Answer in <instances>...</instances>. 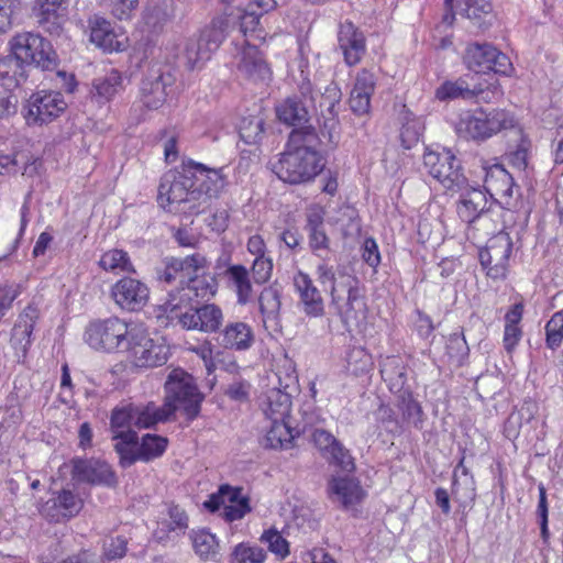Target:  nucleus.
<instances>
[{
  "label": "nucleus",
  "mask_w": 563,
  "mask_h": 563,
  "mask_svg": "<svg viewBox=\"0 0 563 563\" xmlns=\"http://www.w3.org/2000/svg\"><path fill=\"white\" fill-rule=\"evenodd\" d=\"M320 140L312 126L292 130L288 150L273 164V172L285 183L300 184L314 178L323 168L317 147Z\"/></svg>",
  "instance_id": "f257e3e1"
},
{
  "label": "nucleus",
  "mask_w": 563,
  "mask_h": 563,
  "mask_svg": "<svg viewBox=\"0 0 563 563\" xmlns=\"http://www.w3.org/2000/svg\"><path fill=\"white\" fill-rule=\"evenodd\" d=\"M318 280L325 286L331 284L330 306L346 328L357 325L366 311L365 297L360 280L345 269L334 272L332 267L321 264L317 267Z\"/></svg>",
  "instance_id": "f03ea898"
},
{
  "label": "nucleus",
  "mask_w": 563,
  "mask_h": 563,
  "mask_svg": "<svg viewBox=\"0 0 563 563\" xmlns=\"http://www.w3.org/2000/svg\"><path fill=\"white\" fill-rule=\"evenodd\" d=\"M190 164L180 172L166 173L158 187V202L169 212L198 214L202 211Z\"/></svg>",
  "instance_id": "7ed1b4c3"
},
{
  "label": "nucleus",
  "mask_w": 563,
  "mask_h": 563,
  "mask_svg": "<svg viewBox=\"0 0 563 563\" xmlns=\"http://www.w3.org/2000/svg\"><path fill=\"white\" fill-rule=\"evenodd\" d=\"M133 371H145L164 365L168 360L167 347L155 340L150 329L134 321L120 352Z\"/></svg>",
  "instance_id": "20e7f679"
},
{
  "label": "nucleus",
  "mask_w": 563,
  "mask_h": 563,
  "mask_svg": "<svg viewBox=\"0 0 563 563\" xmlns=\"http://www.w3.org/2000/svg\"><path fill=\"white\" fill-rule=\"evenodd\" d=\"M515 128H517V121L509 111L504 109H493L490 111L477 109L473 112H466L460 118L456 131L464 137L485 141L504 130Z\"/></svg>",
  "instance_id": "39448f33"
},
{
  "label": "nucleus",
  "mask_w": 563,
  "mask_h": 563,
  "mask_svg": "<svg viewBox=\"0 0 563 563\" xmlns=\"http://www.w3.org/2000/svg\"><path fill=\"white\" fill-rule=\"evenodd\" d=\"M134 321L119 317L91 321L85 331V342L93 350L120 354Z\"/></svg>",
  "instance_id": "423d86ee"
},
{
  "label": "nucleus",
  "mask_w": 563,
  "mask_h": 563,
  "mask_svg": "<svg viewBox=\"0 0 563 563\" xmlns=\"http://www.w3.org/2000/svg\"><path fill=\"white\" fill-rule=\"evenodd\" d=\"M165 404L176 410H183L189 420L195 419L200 411L202 396L191 375L180 368L173 369L165 382Z\"/></svg>",
  "instance_id": "0eeeda50"
},
{
  "label": "nucleus",
  "mask_w": 563,
  "mask_h": 563,
  "mask_svg": "<svg viewBox=\"0 0 563 563\" xmlns=\"http://www.w3.org/2000/svg\"><path fill=\"white\" fill-rule=\"evenodd\" d=\"M285 367L286 373L284 378H282L280 372L275 374L278 379L279 387H271L261 396V409L269 421L289 419L291 399L286 389L296 384L297 375L289 361H286Z\"/></svg>",
  "instance_id": "6e6552de"
},
{
  "label": "nucleus",
  "mask_w": 563,
  "mask_h": 563,
  "mask_svg": "<svg viewBox=\"0 0 563 563\" xmlns=\"http://www.w3.org/2000/svg\"><path fill=\"white\" fill-rule=\"evenodd\" d=\"M300 91L303 96L309 93L311 100L318 102L321 117V135L327 137L331 145H335L339 126V104L342 98L341 89L336 84L331 82L324 88L323 92L314 96L308 82L300 87Z\"/></svg>",
  "instance_id": "1a4fd4ad"
},
{
  "label": "nucleus",
  "mask_w": 563,
  "mask_h": 563,
  "mask_svg": "<svg viewBox=\"0 0 563 563\" xmlns=\"http://www.w3.org/2000/svg\"><path fill=\"white\" fill-rule=\"evenodd\" d=\"M184 284L186 285L170 294V299L166 302V310L169 312L180 309L181 305L209 299L217 291V280L211 274L206 273V263L201 269L187 275Z\"/></svg>",
  "instance_id": "9d476101"
},
{
  "label": "nucleus",
  "mask_w": 563,
  "mask_h": 563,
  "mask_svg": "<svg viewBox=\"0 0 563 563\" xmlns=\"http://www.w3.org/2000/svg\"><path fill=\"white\" fill-rule=\"evenodd\" d=\"M423 166L445 189H460L466 181L461 173L460 162L449 150L427 151L423 155Z\"/></svg>",
  "instance_id": "9b49d317"
},
{
  "label": "nucleus",
  "mask_w": 563,
  "mask_h": 563,
  "mask_svg": "<svg viewBox=\"0 0 563 563\" xmlns=\"http://www.w3.org/2000/svg\"><path fill=\"white\" fill-rule=\"evenodd\" d=\"M464 63L468 69L475 73L493 70L508 75L512 70L508 56L487 43L470 44L464 54Z\"/></svg>",
  "instance_id": "f8f14e48"
},
{
  "label": "nucleus",
  "mask_w": 563,
  "mask_h": 563,
  "mask_svg": "<svg viewBox=\"0 0 563 563\" xmlns=\"http://www.w3.org/2000/svg\"><path fill=\"white\" fill-rule=\"evenodd\" d=\"M37 68L45 74L43 80H48L53 88L74 92L76 80L73 74L60 68V59L51 42L41 37L37 47Z\"/></svg>",
  "instance_id": "ddd939ff"
},
{
  "label": "nucleus",
  "mask_w": 563,
  "mask_h": 563,
  "mask_svg": "<svg viewBox=\"0 0 563 563\" xmlns=\"http://www.w3.org/2000/svg\"><path fill=\"white\" fill-rule=\"evenodd\" d=\"M133 428H135L133 404H124L113 408L110 416V431L112 440L115 441L114 450L119 455H124L130 461L131 456L125 449L128 444H137L139 439Z\"/></svg>",
  "instance_id": "4468645a"
},
{
  "label": "nucleus",
  "mask_w": 563,
  "mask_h": 563,
  "mask_svg": "<svg viewBox=\"0 0 563 563\" xmlns=\"http://www.w3.org/2000/svg\"><path fill=\"white\" fill-rule=\"evenodd\" d=\"M179 324L187 330H197L206 333L217 332L223 323L222 309L214 303L201 307H190L175 316Z\"/></svg>",
  "instance_id": "2eb2a0df"
},
{
  "label": "nucleus",
  "mask_w": 563,
  "mask_h": 563,
  "mask_svg": "<svg viewBox=\"0 0 563 563\" xmlns=\"http://www.w3.org/2000/svg\"><path fill=\"white\" fill-rule=\"evenodd\" d=\"M111 297L120 309L136 312L146 306L150 289L139 279L123 277L112 286Z\"/></svg>",
  "instance_id": "dca6fc26"
},
{
  "label": "nucleus",
  "mask_w": 563,
  "mask_h": 563,
  "mask_svg": "<svg viewBox=\"0 0 563 563\" xmlns=\"http://www.w3.org/2000/svg\"><path fill=\"white\" fill-rule=\"evenodd\" d=\"M203 505L210 511H217L222 507L223 517L228 521L240 520L251 511L249 498L242 496L240 489L228 485L221 486L217 494L210 495Z\"/></svg>",
  "instance_id": "f3484780"
},
{
  "label": "nucleus",
  "mask_w": 563,
  "mask_h": 563,
  "mask_svg": "<svg viewBox=\"0 0 563 563\" xmlns=\"http://www.w3.org/2000/svg\"><path fill=\"white\" fill-rule=\"evenodd\" d=\"M174 82L168 71L159 67H152L141 82V99L148 109L162 107L167 97V88Z\"/></svg>",
  "instance_id": "a211bd4d"
},
{
  "label": "nucleus",
  "mask_w": 563,
  "mask_h": 563,
  "mask_svg": "<svg viewBox=\"0 0 563 563\" xmlns=\"http://www.w3.org/2000/svg\"><path fill=\"white\" fill-rule=\"evenodd\" d=\"M195 175V186L200 194L199 202L202 211L209 206L212 198H217L227 185L223 169L206 168L202 164L190 163Z\"/></svg>",
  "instance_id": "6ab92c4d"
},
{
  "label": "nucleus",
  "mask_w": 563,
  "mask_h": 563,
  "mask_svg": "<svg viewBox=\"0 0 563 563\" xmlns=\"http://www.w3.org/2000/svg\"><path fill=\"white\" fill-rule=\"evenodd\" d=\"M238 69L245 79L256 85H267L272 80L271 67L262 53L249 40L241 52Z\"/></svg>",
  "instance_id": "aec40b11"
},
{
  "label": "nucleus",
  "mask_w": 563,
  "mask_h": 563,
  "mask_svg": "<svg viewBox=\"0 0 563 563\" xmlns=\"http://www.w3.org/2000/svg\"><path fill=\"white\" fill-rule=\"evenodd\" d=\"M484 186L490 196H496L507 209L518 207L519 201L515 197L514 178L503 166L494 165L486 172Z\"/></svg>",
  "instance_id": "412c9836"
},
{
  "label": "nucleus",
  "mask_w": 563,
  "mask_h": 563,
  "mask_svg": "<svg viewBox=\"0 0 563 563\" xmlns=\"http://www.w3.org/2000/svg\"><path fill=\"white\" fill-rule=\"evenodd\" d=\"M221 43V33L217 30H207L198 38H189L184 51V58L189 69L199 68L210 59Z\"/></svg>",
  "instance_id": "4be33fe9"
},
{
  "label": "nucleus",
  "mask_w": 563,
  "mask_h": 563,
  "mask_svg": "<svg viewBox=\"0 0 563 563\" xmlns=\"http://www.w3.org/2000/svg\"><path fill=\"white\" fill-rule=\"evenodd\" d=\"M338 44L343 54L344 62L349 66L357 65L365 55V36L351 21L340 23Z\"/></svg>",
  "instance_id": "5701e85b"
},
{
  "label": "nucleus",
  "mask_w": 563,
  "mask_h": 563,
  "mask_svg": "<svg viewBox=\"0 0 563 563\" xmlns=\"http://www.w3.org/2000/svg\"><path fill=\"white\" fill-rule=\"evenodd\" d=\"M294 286L299 296V306L303 313L310 318L323 317L325 313L323 297L309 275L298 272L294 276Z\"/></svg>",
  "instance_id": "b1692460"
},
{
  "label": "nucleus",
  "mask_w": 563,
  "mask_h": 563,
  "mask_svg": "<svg viewBox=\"0 0 563 563\" xmlns=\"http://www.w3.org/2000/svg\"><path fill=\"white\" fill-rule=\"evenodd\" d=\"M168 445V440L158 434L147 433L141 438L137 444H128L125 449L131 456V461L126 460L124 455L120 456V464L123 467L131 466L136 461L150 462L163 455Z\"/></svg>",
  "instance_id": "393cba45"
},
{
  "label": "nucleus",
  "mask_w": 563,
  "mask_h": 563,
  "mask_svg": "<svg viewBox=\"0 0 563 563\" xmlns=\"http://www.w3.org/2000/svg\"><path fill=\"white\" fill-rule=\"evenodd\" d=\"M81 507V499L70 490H63L43 505L42 514L49 521L60 522L76 516Z\"/></svg>",
  "instance_id": "a878e982"
},
{
  "label": "nucleus",
  "mask_w": 563,
  "mask_h": 563,
  "mask_svg": "<svg viewBox=\"0 0 563 563\" xmlns=\"http://www.w3.org/2000/svg\"><path fill=\"white\" fill-rule=\"evenodd\" d=\"M73 475L80 482L108 486L115 484V476L111 466L97 460L74 461Z\"/></svg>",
  "instance_id": "bb28decb"
},
{
  "label": "nucleus",
  "mask_w": 563,
  "mask_h": 563,
  "mask_svg": "<svg viewBox=\"0 0 563 563\" xmlns=\"http://www.w3.org/2000/svg\"><path fill=\"white\" fill-rule=\"evenodd\" d=\"M255 342L252 327L243 321L229 322L219 333L222 347L233 351H247Z\"/></svg>",
  "instance_id": "cd10ccee"
},
{
  "label": "nucleus",
  "mask_w": 563,
  "mask_h": 563,
  "mask_svg": "<svg viewBox=\"0 0 563 563\" xmlns=\"http://www.w3.org/2000/svg\"><path fill=\"white\" fill-rule=\"evenodd\" d=\"M35 36L31 32L18 33L10 40V49L15 59V67L20 68V76L27 77L35 60Z\"/></svg>",
  "instance_id": "c85d7f7f"
},
{
  "label": "nucleus",
  "mask_w": 563,
  "mask_h": 563,
  "mask_svg": "<svg viewBox=\"0 0 563 563\" xmlns=\"http://www.w3.org/2000/svg\"><path fill=\"white\" fill-rule=\"evenodd\" d=\"M329 493L333 501L347 508L360 503L364 497V490L358 481L352 477H333L329 483Z\"/></svg>",
  "instance_id": "c756f323"
},
{
  "label": "nucleus",
  "mask_w": 563,
  "mask_h": 563,
  "mask_svg": "<svg viewBox=\"0 0 563 563\" xmlns=\"http://www.w3.org/2000/svg\"><path fill=\"white\" fill-rule=\"evenodd\" d=\"M205 263H207L206 258L199 254H194L183 260L167 258L164 269L159 273V278L166 283L179 279L180 284H184L186 276L197 269H201Z\"/></svg>",
  "instance_id": "7c9ffc66"
},
{
  "label": "nucleus",
  "mask_w": 563,
  "mask_h": 563,
  "mask_svg": "<svg viewBox=\"0 0 563 563\" xmlns=\"http://www.w3.org/2000/svg\"><path fill=\"white\" fill-rule=\"evenodd\" d=\"M488 210L486 194L481 189L472 188L461 196L457 205L459 217L467 223L475 222Z\"/></svg>",
  "instance_id": "2f4dec72"
},
{
  "label": "nucleus",
  "mask_w": 563,
  "mask_h": 563,
  "mask_svg": "<svg viewBox=\"0 0 563 563\" xmlns=\"http://www.w3.org/2000/svg\"><path fill=\"white\" fill-rule=\"evenodd\" d=\"M134 427L137 429H148L159 422L168 420L173 415V407L170 405L156 406L154 402L146 405H134Z\"/></svg>",
  "instance_id": "473e14b6"
},
{
  "label": "nucleus",
  "mask_w": 563,
  "mask_h": 563,
  "mask_svg": "<svg viewBox=\"0 0 563 563\" xmlns=\"http://www.w3.org/2000/svg\"><path fill=\"white\" fill-rule=\"evenodd\" d=\"M257 300L264 327L269 322L276 324L282 308V289L276 284L264 287Z\"/></svg>",
  "instance_id": "72a5a7b5"
},
{
  "label": "nucleus",
  "mask_w": 563,
  "mask_h": 563,
  "mask_svg": "<svg viewBox=\"0 0 563 563\" xmlns=\"http://www.w3.org/2000/svg\"><path fill=\"white\" fill-rule=\"evenodd\" d=\"M511 249H479L481 265L492 278H501L506 274Z\"/></svg>",
  "instance_id": "f704fd0d"
},
{
  "label": "nucleus",
  "mask_w": 563,
  "mask_h": 563,
  "mask_svg": "<svg viewBox=\"0 0 563 563\" xmlns=\"http://www.w3.org/2000/svg\"><path fill=\"white\" fill-rule=\"evenodd\" d=\"M479 93H484L483 88L481 86H471L466 77H461L454 81H444L437 89L435 97L442 101L459 98L464 100H471L474 99Z\"/></svg>",
  "instance_id": "c9c22d12"
},
{
  "label": "nucleus",
  "mask_w": 563,
  "mask_h": 563,
  "mask_svg": "<svg viewBox=\"0 0 563 563\" xmlns=\"http://www.w3.org/2000/svg\"><path fill=\"white\" fill-rule=\"evenodd\" d=\"M90 41L104 51H121L123 44L118 40L111 23L102 18H95L91 22Z\"/></svg>",
  "instance_id": "e433bc0d"
},
{
  "label": "nucleus",
  "mask_w": 563,
  "mask_h": 563,
  "mask_svg": "<svg viewBox=\"0 0 563 563\" xmlns=\"http://www.w3.org/2000/svg\"><path fill=\"white\" fill-rule=\"evenodd\" d=\"M67 104L58 91L45 92L37 97V122L45 123L59 117Z\"/></svg>",
  "instance_id": "4c0bfd02"
},
{
  "label": "nucleus",
  "mask_w": 563,
  "mask_h": 563,
  "mask_svg": "<svg viewBox=\"0 0 563 563\" xmlns=\"http://www.w3.org/2000/svg\"><path fill=\"white\" fill-rule=\"evenodd\" d=\"M227 275L235 291L238 303L241 306L249 303L253 298V289L246 268L233 265L227 269Z\"/></svg>",
  "instance_id": "58836bf2"
},
{
  "label": "nucleus",
  "mask_w": 563,
  "mask_h": 563,
  "mask_svg": "<svg viewBox=\"0 0 563 563\" xmlns=\"http://www.w3.org/2000/svg\"><path fill=\"white\" fill-rule=\"evenodd\" d=\"M190 540L197 555L203 560L217 561L220 547L213 533L206 529L192 530L190 532Z\"/></svg>",
  "instance_id": "ea45409f"
},
{
  "label": "nucleus",
  "mask_w": 563,
  "mask_h": 563,
  "mask_svg": "<svg viewBox=\"0 0 563 563\" xmlns=\"http://www.w3.org/2000/svg\"><path fill=\"white\" fill-rule=\"evenodd\" d=\"M294 439L288 419L271 421V426L264 439V445L271 449L289 448Z\"/></svg>",
  "instance_id": "a19ab883"
},
{
  "label": "nucleus",
  "mask_w": 563,
  "mask_h": 563,
  "mask_svg": "<svg viewBox=\"0 0 563 563\" xmlns=\"http://www.w3.org/2000/svg\"><path fill=\"white\" fill-rule=\"evenodd\" d=\"M278 119L289 125H301L308 121V110L297 98H287L276 108Z\"/></svg>",
  "instance_id": "79ce46f5"
},
{
  "label": "nucleus",
  "mask_w": 563,
  "mask_h": 563,
  "mask_svg": "<svg viewBox=\"0 0 563 563\" xmlns=\"http://www.w3.org/2000/svg\"><path fill=\"white\" fill-rule=\"evenodd\" d=\"M100 266L113 274L134 273V266L122 249H109L100 257Z\"/></svg>",
  "instance_id": "37998d69"
},
{
  "label": "nucleus",
  "mask_w": 563,
  "mask_h": 563,
  "mask_svg": "<svg viewBox=\"0 0 563 563\" xmlns=\"http://www.w3.org/2000/svg\"><path fill=\"white\" fill-rule=\"evenodd\" d=\"M93 89L96 95L104 101H110L115 95L123 90L122 75L112 69L104 77L95 79Z\"/></svg>",
  "instance_id": "c03bdc74"
},
{
  "label": "nucleus",
  "mask_w": 563,
  "mask_h": 563,
  "mask_svg": "<svg viewBox=\"0 0 563 563\" xmlns=\"http://www.w3.org/2000/svg\"><path fill=\"white\" fill-rule=\"evenodd\" d=\"M380 374L390 389L400 390L406 382L405 367L396 356H388L380 363Z\"/></svg>",
  "instance_id": "a18cd8bd"
},
{
  "label": "nucleus",
  "mask_w": 563,
  "mask_h": 563,
  "mask_svg": "<svg viewBox=\"0 0 563 563\" xmlns=\"http://www.w3.org/2000/svg\"><path fill=\"white\" fill-rule=\"evenodd\" d=\"M278 560H285L290 554V544L276 528L265 530L260 539Z\"/></svg>",
  "instance_id": "49530a36"
},
{
  "label": "nucleus",
  "mask_w": 563,
  "mask_h": 563,
  "mask_svg": "<svg viewBox=\"0 0 563 563\" xmlns=\"http://www.w3.org/2000/svg\"><path fill=\"white\" fill-rule=\"evenodd\" d=\"M373 367L372 355L363 347H352L346 356V368L347 371L360 376L368 373Z\"/></svg>",
  "instance_id": "de8ad7c7"
},
{
  "label": "nucleus",
  "mask_w": 563,
  "mask_h": 563,
  "mask_svg": "<svg viewBox=\"0 0 563 563\" xmlns=\"http://www.w3.org/2000/svg\"><path fill=\"white\" fill-rule=\"evenodd\" d=\"M20 68L15 67V59L12 56H0V85L8 90L18 87L27 77L20 76Z\"/></svg>",
  "instance_id": "09e8293b"
},
{
  "label": "nucleus",
  "mask_w": 563,
  "mask_h": 563,
  "mask_svg": "<svg viewBox=\"0 0 563 563\" xmlns=\"http://www.w3.org/2000/svg\"><path fill=\"white\" fill-rule=\"evenodd\" d=\"M239 133L244 143L257 144L263 137L264 120L260 117L243 118Z\"/></svg>",
  "instance_id": "8fccbe9b"
},
{
  "label": "nucleus",
  "mask_w": 563,
  "mask_h": 563,
  "mask_svg": "<svg viewBox=\"0 0 563 563\" xmlns=\"http://www.w3.org/2000/svg\"><path fill=\"white\" fill-rule=\"evenodd\" d=\"M511 130L517 135L518 144L514 151L509 152L508 161L514 167L522 170L527 167L528 164V151L530 147V141L525 136L522 129L518 124L517 128Z\"/></svg>",
  "instance_id": "3c124183"
},
{
  "label": "nucleus",
  "mask_w": 563,
  "mask_h": 563,
  "mask_svg": "<svg viewBox=\"0 0 563 563\" xmlns=\"http://www.w3.org/2000/svg\"><path fill=\"white\" fill-rule=\"evenodd\" d=\"M66 0H43L40 5V12L37 13V23L45 24L49 23L47 27L48 32L57 31L59 25L58 11L63 9Z\"/></svg>",
  "instance_id": "603ef678"
},
{
  "label": "nucleus",
  "mask_w": 563,
  "mask_h": 563,
  "mask_svg": "<svg viewBox=\"0 0 563 563\" xmlns=\"http://www.w3.org/2000/svg\"><path fill=\"white\" fill-rule=\"evenodd\" d=\"M266 559L265 551L249 543L235 545L231 554V563H264Z\"/></svg>",
  "instance_id": "864d4df0"
},
{
  "label": "nucleus",
  "mask_w": 563,
  "mask_h": 563,
  "mask_svg": "<svg viewBox=\"0 0 563 563\" xmlns=\"http://www.w3.org/2000/svg\"><path fill=\"white\" fill-rule=\"evenodd\" d=\"M536 410V404L526 402L518 412H512L505 422V435L508 439H516L519 434L521 420L526 418L529 421L533 417Z\"/></svg>",
  "instance_id": "5fc2aeb1"
},
{
  "label": "nucleus",
  "mask_w": 563,
  "mask_h": 563,
  "mask_svg": "<svg viewBox=\"0 0 563 563\" xmlns=\"http://www.w3.org/2000/svg\"><path fill=\"white\" fill-rule=\"evenodd\" d=\"M261 13L252 9V4L240 15V32L254 40H263L264 31L258 27Z\"/></svg>",
  "instance_id": "6e6d98bb"
},
{
  "label": "nucleus",
  "mask_w": 563,
  "mask_h": 563,
  "mask_svg": "<svg viewBox=\"0 0 563 563\" xmlns=\"http://www.w3.org/2000/svg\"><path fill=\"white\" fill-rule=\"evenodd\" d=\"M563 342V309L555 312L545 324V344L556 350Z\"/></svg>",
  "instance_id": "4d7b16f0"
},
{
  "label": "nucleus",
  "mask_w": 563,
  "mask_h": 563,
  "mask_svg": "<svg viewBox=\"0 0 563 563\" xmlns=\"http://www.w3.org/2000/svg\"><path fill=\"white\" fill-rule=\"evenodd\" d=\"M103 7H107L113 16L119 20H128L132 12L136 10L139 0H98Z\"/></svg>",
  "instance_id": "13d9d810"
},
{
  "label": "nucleus",
  "mask_w": 563,
  "mask_h": 563,
  "mask_svg": "<svg viewBox=\"0 0 563 563\" xmlns=\"http://www.w3.org/2000/svg\"><path fill=\"white\" fill-rule=\"evenodd\" d=\"M423 124L418 119L408 120L401 128L400 137L404 147L415 146L423 134Z\"/></svg>",
  "instance_id": "bf43d9fd"
},
{
  "label": "nucleus",
  "mask_w": 563,
  "mask_h": 563,
  "mask_svg": "<svg viewBox=\"0 0 563 563\" xmlns=\"http://www.w3.org/2000/svg\"><path fill=\"white\" fill-rule=\"evenodd\" d=\"M330 461V463L336 465L342 471L353 472L355 468L354 459L350 454V452L340 443L336 445L333 451L325 456Z\"/></svg>",
  "instance_id": "052dcab7"
},
{
  "label": "nucleus",
  "mask_w": 563,
  "mask_h": 563,
  "mask_svg": "<svg viewBox=\"0 0 563 563\" xmlns=\"http://www.w3.org/2000/svg\"><path fill=\"white\" fill-rule=\"evenodd\" d=\"M273 272V261L269 257L262 255H258L252 266V273L255 282L257 284L266 283Z\"/></svg>",
  "instance_id": "680f3d73"
},
{
  "label": "nucleus",
  "mask_w": 563,
  "mask_h": 563,
  "mask_svg": "<svg viewBox=\"0 0 563 563\" xmlns=\"http://www.w3.org/2000/svg\"><path fill=\"white\" fill-rule=\"evenodd\" d=\"M372 93L365 91H356L352 89L350 95V108L356 115H364L369 113Z\"/></svg>",
  "instance_id": "e2e57ef3"
},
{
  "label": "nucleus",
  "mask_w": 563,
  "mask_h": 563,
  "mask_svg": "<svg viewBox=\"0 0 563 563\" xmlns=\"http://www.w3.org/2000/svg\"><path fill=\"white\" fill-rule=\"evenodd\" d=\"M312 440L314 445L319 449V451L322 453L324 457L328 454H330L336 445L341 443L330 432L323 429L314 430L312 434Z\"/></svg>",
  "instance_id": "0e129e2a"
},
{
  "label": "nucleus",
  "mask_w": 563,
  "mask_h": 563,
  "mask_svg": "<svg viewBox=\"0 0 563 563\" xmlns=\"http://www.w3.org/2000/svg\"><path fill=\"white\" fill-rule=\"evenodd\" d=\"M464 13L471 20H479L492 11L487 0H464Z\"/></svg>",
  "instance_id": "69168bd1"
},
{
  "label": "nucleus",
  "mask_w": 563,
  "mask_h": 563,
  "mask_svg": "<svg viewBox=\"0 0 563 563\" xmlns=\"http://www.w3.org/2000/svg\"><path fill=\"white\" fill-rule=\"evenodd\" d=\"M169 522L167 523L168 531L184 532L188 528V516L178 506H170L168 509Z\"/></svg>",
  "instance_id": "338daca9"
},
{
  "label": "nucleus",
  "mask_w": 563,
  "mask_h": 563,
  "mask_svg": "<svg viewBox=\"0 0 563 563\" xmlns=\"http://www.w3.org/2000/svg\"><path fill=\"white\" fill-rule=\"evenodd\" d=\"M376 87V77L368 69H361L355 77L353 89L356 91H365L374 93Z\"/></svg>",
  "instance_id": "774afa93"
}]
</instances>
